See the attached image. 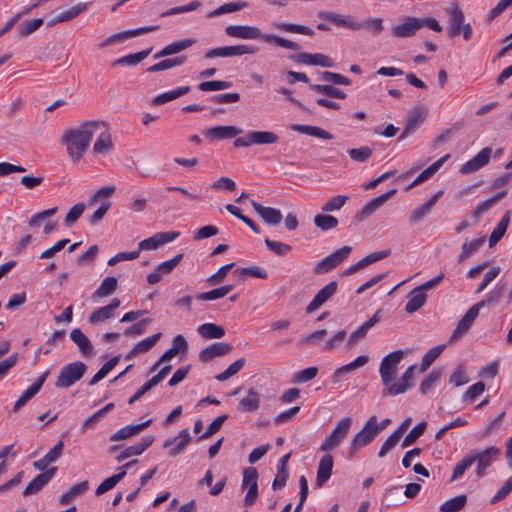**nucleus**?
I'll list each match as a JSON object with an SVG mask.
<instances>
[{
  "label": "nucleus",
  "instance_id": "obj_1",
  "mask_svg": "<svg viewBox=\"0 0 512 512\" xmlns=\"http://www.w3.org/2000/svg\"><path fill=\"white\" fill-rule=\"evenodd\" d=\"M104 126L102 120L83 122L79 127L72 128L63 135L62 142L67 146V153L72 161H79L87 148L93 135Z\"/></svg>",
  "mask_w": 512,
  "mask_h": 512
},
{
  "label": "nucleus",
  "instance_id": "obj_2",
  "mask_svg": "<svg viewBox=\"0 0 512 512\" xmlns=\"http://www.w3.org/2000/svg\"><path fill=\"white\" fill-rule=\"evenodd\" d=\"M225 33L230 37L239 39H261L266 43H274L279 47L293 51H299L301 49V46L298 43L277 35L262 34L260 29L255 26L229 25L225 28Z\"/></svg>",
  "mask_w": 512,
  "mask_h": 512
},
{
  "label": "nucleus",
  "instance_id": "obj_3",
  "mask_svg": "<svg viewBox=\"0 0 512 512\" xmlns=\"http://www.w3.org/2000/svg\"><path fill=\"white\" fill-rule=\"evenodd\" d=\"M318 17L326 20L336 26L349 28L353 31L366 28L372 31L375 35H379L384 30L383 21L381 18H370L364 23L354 21L352 16H345L335 12L324 11L318 14Z\"/></svg>",
  "mask_w": 512,
  "mask_h": 512
},
{
  "label": "nucleus",
  "instance_id": "obj_4",
  "mask_svg": "<svg viewBox=\"0 0 512 512\" xmlns=\"http://www.w3.org/2000/svg\"><path fill=\"white\" fill-rule=\"evenodd\" d=\"M391 423L389 418L378 421L376 415L371 416L364 424L362 429L357 432L351 442L353 448L365 447L372 443V441Z\"/></svg>",
  "mask_w": 512,
  "mask_h": 512
},
{
  "label": "nucleus",
  "instance_id": "obj_5",
  "mask_svg": "<svg viewBox=\"0 0 512 512\" xmlns=\"http://www.w3.org/2000/svg\"><path fill=\"white\" fill-rule=\"evenodd\" d=\"M404 353L402 350H395L388 355H386L381 363L379 368L380 378L383 384L382 395H388L387 389L393 386L394 378L396 376L398 365L401 362Z\"/></svg>",
  "mask_w": 512,
  "mask_h": 512
},
{
  "label": "nucleus",
  "instance_id": "obj_6",
  "mask_svg": "<svg viewBox=\"0 0 512 512\" xmlns=\"http://www.w3.org/2000/svg\"><path fill=\"white\" fill-rule=\"evenodd\" d=\"M87 366L81 361L65 365L59 372L56 387L69 388L78 382L85 374Z\"/></svg>",
  "mask_w": 512,
  "mask_h": 512
},
{
  "label": "nucleus",
  "instance_id": "obj_7",
  "mask_svg": "<svg viewBox=\"0 0 512 512\" xmlns=\"http://www.w3.org/2000/svg\"><path fill=\"white\" fill-rule=\"evenodd\" d=\"M258 51L259 48L253 45L224 46L208 50L205 53V58L212 59L215 57H234L245 54H255Z\"/></svg>",
  "mask_w": 512,
  "mask_h": 512
},
{
  "label": "nucleus",
  "instance_id": "obj_8",
  "mask_svg": "<svg viewBox=\"0 0 512 512\" xmlns=\"http://www.w3.org/2000/svg\"><path fill=\"white\" fill-rule=\"evenodd\" d=\"M483 307V303H476L470 307V309L464 314V316L459 320L456 328L454 329L449 342H453L459 338H461L464 334L468 332L473 322L479 315L480 309Z\"/></svg>",
  "mask_w": 512,
  "mask_h": 512
},
{
  "label": "nucleus",
  "instance_id": "obj_9",
  "mask_svg": "<svg viewBox=\"0 0 512 512\" xmlns=\"http://www.w3.org/2000/svg\"><path fill=\"white\" fill-rule=\"evenodd\" d=\"M352 425V419L350 417H345L341 419L331 434L327 437V439L322 443L320 448H334L341 444L342 440L347 436L349 430Z\"/></svg>",
  "mask_w": 512,
  "mask_h": 512
},
{
  "label": "nucleus",
  "instance_id": "obj_10",
  "mask_svg": "<svg viewBox=\"0 0 512 512\" xmlns=\"http://www.w3.org/2000/svg\"><path fill=\"white\" fill-rule=\"evenodd\" d=\"M179 235H180V232H176V231L156 233L152 237L142 240L138 245L139 248L137 251H139V253H140L141 251H145V250L157 249L158 247H160L166 243L172 242L173 240L178 238Z\"/></svg>",
  "mask_w": 512,
  "mask_h": 512
},
{
  "label": "nucleus",
  "instance_id": "obj_11",
  "mask_svg": "<svg viewBox=\"0 0 512 512\" xmlns=\"http://www.w3.org/2000/svg\"><path fill=\"white\" fill-rule=\"evenodd\" d=\"M289 59L295 63L304 65H318L326 68L333 66L332 60L328 56L321 53L310 54L307 52H301L289 56Z\"/></svg>",
  "mask_w": 512,
  "mask_h": 512
},
{
  "label": "nucleus",
  "instance_id": "obj_12",
  "mask_svg": "<svg viewBox=\"0 0 512 512\" xmlns=\"http://www.w3.org/2000/svg\"><path fill=\"white\" fill-rule=\"evenodd\" d=\"M396 192L397 189H391L388 192L372 199L355 215L356 221L362 222L371 216L378 208H380L385 202L392 198Z\"/></svg>",
  "mask_w": 512,
  "mask_h": 512
},
{
  "label": "nucleus",
  "instance_id": "obj_13",
  "mask_svg": "<svg viewBox=\"0 0 512 512\" xmlns=\"http://www.w3.org/2000/svg\"><path fill=\"white\" fill-rule=\"evenodd\" d=\"M338 283L331 281L318 291L312 301L306 308L308 314L313 313L320 308L326 301H328L337 291Z\"/></svg>",
  "mask_w": 512,
  "mask_h": 512
},
{
  "label": "nucleus",
  "instance_id": "obj_14",
  "mask_svg": "<svg viewBox=\"0 0 512 512\" xmlns=\"http://www.w3.org/2000/svg\"><path fill=\"white\" fill-rule=\"evenodd\" d=\"M233 346L226 342L213 343L199 353V360L203 363H207L216 357L227 355L231 352Z\"/></svg>",
  "mask_w": 512,
  "mask_h": 512
},
{
  "label": "nucleus",
  "instance_id": "obj_15",
  "mask_svg": "<svg viewBox=\"0 0 512 512\" xmlns=\"http://www.w3.org/2000/svg\"><path fill=\"white\" fill-rule=\"evenodd\" d=\"M449 21L447 34L450 39L455 38L461 33V26L464 23V13L457 4H453L448 9Z\"/></svg>",
  "mask_w": 512,
  "mask_h": 512
},
{
  "label": "nucleus",
  "instance_id": "obj_16",
  "mask_svg": "<svg viewBox=\"0 0 512 512\" xmlns=\"http://www.w3.org/2000/svg\"><path fill=\"white\" fill-rule=\"evenodd\" d=\"M100 133L93 145V152L95 154L106 155L114 149L111 133L107 123L104 121V126L99 128Z\"/></svg>",
  "mask_w": 512,
  "mask_h": 512
},
{
  "label": "nucleus",
  "instance_id": "obj_17",
  "mask_svg": "<svg viewBox=\"0 0 512 512\" xmlns=\"http://www.w3.org/2000/svg\"><path fill=\"white\" fill-rule=\"evenodd\" d=\"M492 153V149L489 147L483 148L476 156L463 164L460 168V173L469 174L475 172L486 164H488L490 160V156Z\"/></svg>",
  "mask_w": 512,
  "mask_h": 512
},
{
  "label": "nucleus",
  "instance_id": "obj_18",
  "mask_svg": "<svg viewBox=\"0 0 512 512\" xmlns=\"http://www.w3.org/2000/svg\"><path fill=\"white\" fill-rule=\"evenodd\" d=\"M419 29H421L420 18L408 16L401 24L393 27L392 33L395 37L406 38L413 36Z\"/></svg>",
  "mask_w": 512,
  "mask_h": 512
},
{
  "label": "nucleus",
  "instance_id": "obj_19",
  "mask_svg": "<svg viewBox=\"0 0 512 512\" xmlns=\"http://www.w3.org/2000/svg\"><path fill=\"white\" fill-rule=\"evenodd\" d=\"M251 205L267 225L276 226L282 221L283 217L280 210L272 207H265L254 200H251Z\"/></svg>",
  "mask_w": 512,
  "mask_h": 512
},
{
  "label": "nucleus",
  "instance_id": "obj_20",
  "mask_svg": "<svg viewBox=\"0 0 512 512\" xmlns=\"http://www.w3.org/2000/svg\"><path fill=\"white\" fill-rule=\"evenodd\" d=\"M415 369V365L409 366L401 378L397 382H394L393 386L387 389L388 395L396 396L406 392L410 387H412Z\"/></svg>",
  "mask_w": 512,
  "mask_h": 512
},
{
  "label": "nucleus",
  "instance_id": "obj_21",
  "mask_svg": "<svg viewBox=\"0 0 512 512\" xmlns=\"http://www.w3.org/2000/svg\"><path fill=\"white\" fill-rule=\"evenodd\" d=\"M242 130L236 126H215L205 130L204 135L210 140L231 139L241 134Z\"/></svg>",
  "mask_w": 512,
  "mask_h": 512
},
{
  "label": "nucleus",
  "instance_id": "obj_22",
  "mask_svg": "<svg viewBox=\"0 0 512 512\" xmlns=\"http://www.w3.org/2000/svg\"><path fill=\"white\" fill-rule=\"evenodd\" d=\"M69 336L70 339L78 346L79 352L83 357H91L94 355V347L81 329H72Z\"/></svg>",
  "mask_w": 512,
  "mask_h": 512
},
{
  "label": "nucleus",
  "instance_id": "obj_23",
  "mask_svg": "<svg viewBox=\"0 0 512 512\" xmlns=\"http://www.w3.org/2000/svg\"><path fill=\"white\" fill-rule=\"evenodd\" d=\"M121 302L118 298H113L112 301L103 307L90 314L88 320L91 324H98L108 320L114 316V311L120 306Z\"/></svg>",
  "mask_w": 512,
  "mask_h": 512
},
{
  "label": "nucleus",
  "instance_id": "obj_24",
  "mask_svg": "<svg viewBox=\"0 0 512 512\" xmlns=\"http://www.w3.org/2000/svg\"><path fill=\"white\" fill-rule=\"evenodd\" d=\"M56 467L47 469V471L37 475L24 489L23 495L28 496L39 492L54 476Z\"/></svg>",
  "mask_w": 512,
  "mask_h": 512
},
{
  "label": "nucleus",
  "instance_id": "obj_25",
  "mask_svg": "<svg viewBox=\"0 0 512 512\" xmlns=\"http://www.w3.org/2000/svg\"><path fill=\"white\" fill-rule=\"evenodd\" d=\"M188 352V342L183 335H176L172 340V346L166 350L160 357V362L171 360L178 354H186Z\"/></svg>",
  "mask_w": 512,
  "mask_h": 512
},
{
  "label": "nucleus",
  "instance_id": "obj_26",
  "mask_svg": "<svg viewBox=\"0 0 512 512\" xmlns=\"http://www.w3.org/2000/svg\"><path fill=\"white\" fill-rule=\"evenodd\" d=\"M47 373H44L42 376L38 377L36 381L19 397V399L15 402L13 411L17 412L20 410L30 399H32L42 388L44 381L46 379Z\"/></svg>",
  "mask_w": 512,
  "mask_h": 512
},
{
  "label": "nucleus",
  "instance_id": "obj_27",
  "mask_svg": "<svg viewBox=\"0 0 512 512\" xmlns=\"http://www.w3.org/2000/svg\"><path fill=\"white\" fill-rule=\"evenodd\" d=\"M333 469V458L331 455H324L318 465L316 484L322 487L330 478Z\"/></svg>",
  "mask_w": 512,
  "mask_h": 512
},
{
  "label": "nucleus",
  "instance_id": "obj_28",
  "mask_svg": "<svg viewBox=\"0 0 512 512\" xmlns=\"http://www.w3.org/2000/svg\"><path fill=\"white\" fill-rule=\"evenodd\" d=\"M424 120L425 114L420 110H414L407 118L405 128L398 137V141H403L406 137L413 134L418 129L420 124L424 122Z\"/></svg>",
  "mask_w": 512,
  "mask_h": 512
},
{
  "label": "nucleus",
  "instance_id": "obj_29",
  "mask_svg": "<svg viewBox=\"0 0 512 512\" xmlns=\"http://www.w3.org/2000/svg\"><path fill=\"white\" fill-rule=\"evenodd\" d=\"M450 158V154H446L437 161H435L433 164H431L428 168L423 170L415 179L414 181L408 186L407 189H411L422 182H425L426 180L430 179L440 168L441 166Z\"/></svg>",
  "mask_w": 512,
  "mask_h": 512
},
{
  "label": "nucleus",
  "instance_id": "obj_30",
  "mask_svg": "<svg viewBox=\"0 0 512 512\" xmlns=\"http://www.w3.org/2000/svg\"><path fill=\"white\" fill-rule=\"evenodd\" d=\"M499 450H483L474 457L477 461L476 473L479 477L485 474L486 469L497 459Z\"/></svg>",
  "mask_w": 512,
  "mask_h": 512
},
{
  "label": "nucleus",
  "instance_id": "obj_31",
  "mask_svg": "<svg viewBox=\"0 0 512 512\" xmlns=\"http://www.w3.org/2000/svg\"><path fill=\"white\" fill-rule=\"evenodd\" d=\"M195 43L194 39H184L181 41L173 42L165 46L162 50L153 55L155 59L166 57L169 55L177 54Z\"/></svg>",
  "mask_w": 512,
  "mask_h": 512
},
{
  "label": "nucleus",
  "instance_id": "obj_32",
  "mask_svg": "<svg viewBox=\"0 0 512 512\" xmlns=\"http://www.w3.org/2000/svg\"><path fill=\"white\" fill-rule=\"evenodd\" d=\"M290 457H291V453H287L280 458L279 463H278V468H277V475L272 483V487L274 489H276L278 487L282 488L286 485L287 479L289 477L287 463H288Z\"/></svg>",
  "mask_w": 512,
  "mask_h": 512
},
{
  "label": "nucleus",
  "instance_id": "obj_33",
  "mask_svg": "<svg viewBox=\"0 0 512 512\" xmlns=\"http://www.w3.org/2000/svg\"><path fill=\"white\" fill-rule=\"evenodd\" d=\"M378 322L379 317L376 313L350 335L347 342L348 347H353L358 340L365 338L369 329H371Z\"/></svg>",
  "mask_w": 512,
  "mask_h": 512
},
{
  "label": "nucleus",
  "instance_id": "obj_34",
  "mask_svg": "<svg viewBox=\"0 0 512 512\" xmlns=\"http://www.w3.org/2000/svg\"><path fill=\"white\" fill-rule=\"evenodd\" d=\"M427 295L425 292L421 290H417L414 288L408 294V301L405 306V311L409 314L416 312L419 310L426 302Z\"/></svg>",
  "mask_w": 512,
  "mask_h": 512
},
{
  "label": "nucleus",
  "instance_id": "obj_35",
  "mask_svg": "<svg viewBox=\"0 0 512 512\" xmlns=\"http://www.w3.org/2000/svg\"><path fill=\"white\" fill-rule=\"evenodd\" d=\"M151 421V419H148L140 424L125 426L113 434L110 439L112 441H119L124 440L132 435H136L141 430L148 427L151 424Z\"/></svg>",
  "mask_w": 512,
  "mask_h": 512
},
{
  "label": "nucleus",
  "instance_id": "obj_36",
  "mask_svg": "<svg viewBox=\"0 0 512 512\" xmlns=\"http://www.w3.org/2000/svg\"><path fill=\"white\" fill-rule=\"evenodd\" d=\"M189 91H190L189 86L178 87L174 90L164 92L162 94L157 95L156 97L153 98L152 104L156 105V106L163 105L167 102L177 99L180 96L187 94Z\"/></svg>",
  "mask_w": 512,
  "mask_h": 512
},
{
  "label": "nucleus",
  "instance_id": "obj_37",
  "mask_svg": "<svg viewBox=\"0 0 512 512\" xmlns=\"http://www.w3.org/2000/svg\"><path fill=\"white\" fill-rule=\"evenodd\" d=\"M293 131L306 134L309 136L330 140L333 135L317 126L294 124L291 126Z\"/></svg>",
  "mask_w": 512,
  "mask_h": 512
},
{
  "label": "nucleus",
  "instance_id": "obj_38",
  "mask_svg": "<svg viewBox=\"0 0 512 512\" xmlns=\"http://www.w3.org/2000/svg\"><path fill=\"white\" fill-rule=\"evenodd\" d=\"M252 145H271L279 141V136L272 131H249Z\"/></svg>",
  "mask_w": 512,
  "mask_h": 512
},
{
  "label": "nucleus",
  "instance_id": "obj_39",
  "mask_svg": "<svg viewBox=\"0 0 512 512\" xmlns=\"http://www.w3.org/2000/svg\"><path fill=\"white\" fill-rule=\"evenodd\" d=\"M510 222V212L507 211L501 218L500 222L493 229L489 236V247L496 245L500 239L504 236Z\"/></svg>",
  "mask_w": 512,
  "mask_h": 512
},
{
  "label": "nucleus",
  "instance_id": "obj_40",
  "mask_svg": "<svg viewBox=\"0 0 512 512\" xmlns=\"http://www.w3.org/2000/svg\"><path fill=\"white\" fill-rule=\"evenodd\" d=\"M198 333L205 339H219L225 335V330L217 324L205 323L198 327Z\"/></svg>",
  "mask_w": 512,
  "mask_h": 512
},
{
  "label": "nucleus",
  "instance_id": "obj_41",
  "mask_svg": "<svg viewBox=\"0 0 512 512\" xmlns=\"http://www.w3.org/2000/svg\"><path fill=\"white\" fill-rule=\"evenodd\" d=\"M186 60H187V57L184 55L177 56L174 58L164 59V60L150 66L147 69V72L155 73V72L171 69L173 67L182 65L183 63L186 62Z\"/></svg>",
  "mask_w": 512,
  "mask_h": 512
},
{
  "label": "nucleus",
  "instance_id": "obj_42",
  "mask_svg": "<svg viewBox=\"0 0 512 512\" xmlns=\"http://www.w3.org/2000/svg\"><path fill=\"white\" fill-rule=\"evenodd\" d=\"M274 27L277 30L283 31V32L297 33V34H303V35H307V36H313L315 34L313 29H311L308 26L300 25V24L279 22V23H275Z\"/></svg>",
  "mask_w": 512,
  "mask_h": 512
},
{
  "label": "nucleus",
  "instance_id": "obj_43",
  "mask_svg": "<svg viewBox=\"0 0 512 512\" xmlns=\"http://www.w3.org/2000/svg\"><path fill=\"white\" fill-rule=\"evenodd\" d=\"M89 488V484L87 481H82L73 485L66 493L61 495L59 498V503L61 505H66L70 501H72L77 496L84 494Z\"/></svg>",
  "mask_w": 512,
  "mask_h": 512
},
{
  "label": "nucleus",
  "instance_id": "obj_44",
  "mask_svg": "<svg viewBox=\"0 0 512 512\" xmlns=\"http://www.w3.org/2000/svg\"><path fill=\"white\" fill-rule=\"evenodd\" d=\"M152 48H148L146 50H142L140 52L134 53V54H128L126 56H123L117 60H115L112 65H128V66H134L140 63L142 60H144L148 55L151 53Z\"/></svg>",
  "mask_w": 512,
  "mask_h": 512
},
{
  "label": "nucleus",
  "instance_id": "obj_45",
  "mask_svg": "<svg viewBox=\"0 0 512 512\" xmlns=\"http://www.w3.org/2000/svg\"><path fill=\"white\" fill-rule=\"evenodd\" d=\"M259 405V393L254 389H249L247 396L240 401L239 408L243 411L251 412L257 410Z\"/></svg>",
  "mask_w": 512,
  "mask_h": 512
},
{
  "label": "nucleus",
  "instance_id": "obj_46",
  "mask_svg": "<svg viewBox=\"0 0 512 512\" xmlns=\"http://www.w3.org/2000/svg\"><path fill=\"white\" fill-rule=\"evenodd\" d=\"M466 503L467 496L465 494H461L445 501L441 504L439 509L441 512H459L465 507Z\"/></svg>",
  "mask_w": 512,
  "mask_h": 512
},
{
  "label": "nucleus",
  "instance_id": "obj_47",
  "mask_svg": "<svg viewBox=\"0 0 512 512\" xmlns=\"http://www.w3.org/2000/svg\"><path fill=\"white\" fill-rule=\"evenodd\" d=\"M368 361H369V357L368 356L360 355L355 360H353L352 362L337 368L335 370V372H334L333 377L336 380L343 373L352 372V371H354V370H356L358 368L363 367L364 365H366L368 363Z\"/></svg>",
  "mask_w": 512,
  "mask_h": 512
},
{
  "label": "nucleus",
  "instance_id": "obj_48",
  "mask_svg": "<svg viewBox=\"0 0 512 512\" xmlns=\"http://www.w3.org/2000/svg\"><path fill=\"white\" fill-rule=\"evenodd\" d=\"M485 237H479L477 239L472 240L469 243H464L462 245V252L459 256V261L463 262L466 259H468L471 255H473L475 252H477L484 244Z\"/></svg>",
  "mask_w": 512,
  "mask_h": 512
},
{
  "label": "nucleus",
  "instance_id": "obj_49",
  "mask_svg": "<svg viewBox=\"0 0 512 512\" xmlns=\"http://www.w3.org/2000/svg\"><path fill=\"white\" fill-rule=\"evenodd\" d=\"M126 475V471L122 470L119 473L105 479L96 489L95 494L100 496L107 491L114 488Z\"/></svg>",
  "mask_w": 512,
  "mask_h": 512
},
{
  "label": "nucleus",
  "instance_id": "obj_50",
  "mask_svg": "<svg viewBox=\"0 0 512 512\" xmlns=\"http://www.w3.org/2000/svg\"><path fill=\"white\" fill-rule=\"evenodd\" d=\"M232 289H233L232 285H224V286L215 288L213 290L200 293L197 296V299L201 300V301H212V300L220 299V298H223L224 296H226Z\"/></svg>",
  "mask_w": 512,
  "mask_h": 512
},
{
  "label": "nucleus",
  "instance_id": "obj_51",
  "mask_svg": "<svg viewBox=\"0 0 512 512\" xmlns=\"http://www.w3.org/2000/svg\"><path fill=\"white\" fill-rule=\"evenodd\" d=\"M239 280H246L247 277H257L260 279H267V272L259 266H251L240 268L235 271Z\"/></svg>",
  "mask_w": 512,
  "mask_h": 512
},
{
  "label": "nucleus",
  "instance_id": "obj_52",
  "mask_svg": "<svg viewBox=\"0 0 512 512\" xmlns=\"http://www.w3.org/2000/svg\"><path fill=\"white\" fill-rule=\"evenodd\" d=\"M310 88L318 93H321L329 97H334L337 99H344L346 97V94L342 90L333 85L312 84L310 85Z\"/></svg>",
  "mask_w": 512,
  "mask_h": 512
},
{
  "label": "nucleus",
  "instance_id": "obj_53",
  "mask_svg": "<svg viewBox=\"0 0 512 512\" xmlns=\"http://www.w3.org/2000/svg\"><path fill=\"white\" fill-rule=\"evenodd\" d=\"M444 349V344L429 349L422 358L420 371H426L430 367V365L441 355Z\"/></svg>",
  "mask_w": 512,
  "mask_h": 512
},
{
  "label": "nucleus",
  "instance_id": "obj_54",
  "mask_svg": "<svg viewBox=\"0 0 512 512\" xmlns=\"http://www.w3.org/2000/svg\"><path fill=\"white\" fill-rule=\"evenodd\" d=\"M118 287V281L115 277H106L101 285L96 289L94 295L97 297H105L116 291Z\"/></svg>",
  "mask_w": 512,
  "mask_h": 512
},
{
  "label": "nucleus",
  "instance_id": "obj_55",
  "mask_svg": "<svg viewBox=\"0 0 512 512\" xmlns=\"http://www.w3.org/2000/svg\"><path fill=\"white\" fill-rule=\"evenodd\" d=\"M120 356H114L107 361L100 370L90 379L89 385H95L101 381L106 375L119 363Z\"/></svg>",
  "mask_w": 512,
  "mask_h": 512
},
{
  "label": "nucleus",
  "instance_id": "obj_56",
  "mask_svg": "<svg viewBox=\"0 0 512 512\" xmlns=\"http://www.w3.org/2000/svg\"><path fill=\"white\" fill-rule=\"evenodd\" d=\"M442 375V369H433L421 382L419 390L422 394H426L428 391H430L438 382Z\"/></svg>",
  "mask_w": 512,
  "mask_h": 512
},
{
  "label": "nucleus",
  "instance_id": "obj_57",
  "mask_svg": "<svg viewBox=\"0 0 512 512\" xmlns=\"http://www.w3.org/2000/svg\"><path fill=\"white\" fill-rule=\"evenodd\" d=\"M427 428V423L422 421L418 423L404 438L403 443L401 445L402 448L408 447L414 444L417 439L425 432Z\"/></svg>",
  "mask_w": 512,
  "mask_h": 512
},
{
  "label": "nucleus",
  "instance_id": "obj_58",
  "mask_svg": "<svg viewBox=\"0 0 512 512\" xmlns=\"http://www.w3.org/2000/svg\"><path fill=\"white\" fill-rule=\"evenodd\" d=\"M244 364H245L244 358H240V359L236 360L235 362L230 364L224 372L217 374L215 376V379L219 382L228 380L229 378H231L232 376L237 374L243 368Z\"/></svg>",
  "mask_w": 512,
  "mask_h": 512
},
{
  "label": "nucleus",
  "instance_id": "obj_59",
  "mask_svg": "<svg viewBox=\"0 0 512 512\" xmlns=\"http://www.w3.org/2000/svg\"><path fill=\"white\" fill-rule=\"evenodd\" d=\"M86 10L87 3L79 2L76 5L59 12L60 19L63 20V22L71 21L78 17L81 13L85 12Z\"/></svg>",
  "mask_w": 512,
  "mask_h": 512
},
{
  "label": "nucleus",
  "instance_id": "obj_60",
  "mask_svg": "<svg viewBox=\"0 0 512 512\" xmlns=\"http://www.w3.org/2000/svg\"><path fill=\"white\" fill-rule=\"evenodd\" d=\"M314 224L322 231H327L337 227L338 220L331 215L317 214L314 217Z\"/></svg>",
  "mask_w": 512,
  "mask_h": 512
},
{
  "label": "nucleus",
  "instance_id": "obj_61",
  "mask_svg": "<svg viewBox=\"0 0 512 512\" xmlns=\"http://www.w3.org/2000/svg\"><path fill=\"white\" fill-rule=\"evenodd\" d=\"M43 24L42 18H36L30 21L23 22L19 25V35L21 37H28L32 33H34L37 29H39Z\"/></svg>",
  "mask_w": 512,
  "mask_h": 512
},
{
  "label": "nucleus",
  "instance_id": "obj_62",
  "mask_svg": "<svg viewBox=\"0 0 512 512\" xmlns=\"http://www.w3.org/2000/svg\"><path fill=\"white\" fill-rule=\"evenodd\" d=\"M162 333L158 332L150 337H147L141 341H139L134 346V352H138V354L146 353L148 352L161 338Z\"/></svg>",
  "mask_w": 512,
  "mask_h": 512
},
{
  "label": "nucleus",
  "instance_id": "obj_63",
  "mask_svg": "<svg viewBox=\"0 0 512 512\" xmlns=\"http://www.w3.org/2000/svg\"><path fill=\"white\" fill-rule=\"evenodd\" d=\"M373 154V149L367 146L348 150L350 158L356 162H366Z\"/></svg>",
  "mask_w": 512,
  "mask_h": 512
},
{
  "label": "nucleus",
  "instance_id": "obj_64",
  "mask_svg": "<svg viewBox=\"0 0 512 512\" xmlns=\"http://www.w3.org/2000/svg\"><path fill=\"white\" fill-rule=\"evenodd\" d=\"M348 199H349V197L345 196V195L334 196L325 202V204L322 206L321 210L323 212H333V211L340 210L345 205V203Z\"/></svg>",
  "mask_w": 512,
  "mask_h": 512
}]
</instances>
